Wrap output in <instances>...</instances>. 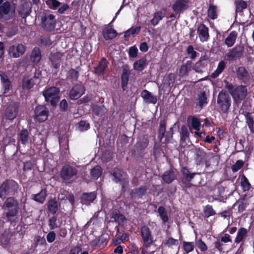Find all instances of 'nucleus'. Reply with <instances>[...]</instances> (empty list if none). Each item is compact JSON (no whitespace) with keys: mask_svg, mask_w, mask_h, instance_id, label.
Masks as SVG:
<instances>
[{"mask_svg":"<svg viewBox=\"0 0 254 254\" xmlns=\"http://www.w3.org/2000/svg\"><path fill=\"white\" fill-rule=\"evenodd\" d=\"M196 246L202 252H205L208 249V247L206 244L201 239L196 241Z\"/></svg>","mask_w":254,"mask_h":254,"instance_id":"obj_61","label":"nucleus"},{"mask_svg":"<svg viewBox=\"0 0 254 254\" xmlns=\"http://www.w3.org/2000/svg\"><path fill=\"white\" fill-rule=\"evenodd\" d=\"M109 64L108 61L105 58H102L97 66L94 68V73L97 75L103 74L108 67Z\"/></svg>","mask_w":254,"mask_h":254,"instance_id":"obj_26","label":"nucleus"},{"mask_svg":"<svg viewBox=\"0 0 254 254\" xmlns=\"http://www.w3.org/2000/svg\"><path fill=\"white\" fill-rule=\"evenodd\" d=\"M192 64V61L190 60L187 61L186 63L183 64L179 70L178 75L181 77H186L188 76L189 72L191 71L193 68Z\"/></svg>","mask_w":254,"mask_h":254,"instance_id":"obj_23","label":"nucleus"},{"mask_svg":"<svg viewBox=\"0 0 254 254\" xmlns=\"http://www.w3.org/2000/svg\"><path fill=\"white\" fill-rule=\"evenodd\" d=\"M195 248L194 243L193 242H183V248L187 254L192 252Z\"/></svg>","mask_w":254,"mask_h":254,"instance_id":"obj_51","label":"nucleus"},{"mask_svg":"<svg viewBox=\"0 0 254 254\" xmlns=\"http://www.w3.org/2000/svg\"><path fill=\"white\" fill-rule=\"evenodd\" d=\"M178 245V240L175 239L172 237L169 238L164 242V245L169 248L172 247L173 246H177Z\"/></svg>","mask_w":254,"mask_h":254,"instance_id":"obj_64","label":"nucleus"},{"mask_svg":"<svg viewBox=\"0 0 254 254\" xmlns=\"http://www.w3.org/2000/svg\"><path fill=\"white\" fill-rule=\"evenodd\" d=\"M217 104L222 111H228L231 105V100L228 94L225 91L222 90L219 93Z\"/></svg>","mask_w":254,"mask_h":254,"instance_id":"obj_12","label":"nucleus"},{"mask_svg":"<svg viewBox=\"0 0 254 254\" xmlns=\"http://www.w3.org/2000/svg\"><path fill=\"white\" fill-rule=\"evenodd\" d=\"M147 188L146 186H141L138 188L132 190L129 193L130 197L131 199L136 198H142V197L147 193Z\"/></svg>","mask_w":254,"mask_h":254,"instance_id":"obj_22","label":"nucleus"},{"mask_svg":"<svg viewBox=\"0 0 254 254\" xmlns=\"http://www.w3.org/2000/svg\"><path fill=\"white\" fill-rule=\"evenodd\" d=\"M40 44L41 46L47 47L52 45V42L48 36H42L40 38Z\"/></svg>","mask_w":254,"mask_h":254,"instance_id":"obj_63","label":"nucleus"},{"mask_svg":"<svg viewBox=\"0 0 254 254\" xmlns=\"http://www.w3.org/2000/svg\"><path fill=\"white\" fill-rule=\"evenodd\" d=\"M130 74V70L129 66L127 64L123 65V72L121 76V87L124 91H125L127 88Z\"/></svg>","mask_w":254,"mask_h":254,"instance_id":"obj_16","label":"nucleus"},{"mask_svg":"<svg viewBox=\"0 0 254 254\" xmlns=\"http://www.w3.org/2000/svg\"><path fill=\"white\" fill-rule=\"evenodd\" d=\"M12 233L9 230H5L0 235V243L3 247H6L10 243Z\"/></svg>","mask_w":254,"mask_h":254,"instance_id":"obj_30","label":"nucleus"},{"mask_svg":"<svg viewBox=\"0 0 254 254\" xmlns=\"http://www.w3.org/2000/svg\"><path fill=\"white\" fill-rule=\"evenodd\" d=\"M147 60L145 58H142L136 61L133 64V68L134 70L138 71H142L147 65Z\"/></svg>","mask_w":254,"mask_h":254,"instance_id":"obj_39","label":"nucleus"},{"mask_svg":"<svg viewBox=\"0 0 254 254\" xmlns=\"http://www.w3.org/2000/svg\"><path fill=\"white\" fill-rule=\"evenodd\" d=\"M79 76V73L74 68L70 69L67 73V79L71 82H75L77 80Z\"/></svg>","mask_w":254,"mask_h":254,"instance_id":"obj_46","label":"nucleus"},{"mask_svg":"<svg viewBox=\"0 0 254 254\" xmlns=\"http://www.w3.org/2000/svg\"><path fill=\"white\" fill-rule=\"evenodd\" d=\"M180 142L182 144H187V140L189 139L190 133L186 125H183L181 127Z\"/></svg>","mask_w":254,"mask_h":254,"instance_id":"obj_43","label":"nucleus"},{"mask_svg":"<svg viewBox=\"0 0 254 254\" xmlns=\"http://www.w3.org/2000/svg\"><path fill=\"white\" fill-rule=\"evenodd\" d=\"M33 79L31 78L27 80H24L22 83V87L23 89L30 90L33 87L35 83L33 82Z\"/></svg>","mask_w":254,"mask_h":254,"instance_id":"obj_59","label":"nucleus"},{"mask_svg":"<svg viewBox=\"0 0 254 254\" xmlns=\"http://www.w3.org/2000/svg\"><path fill=\"white\" fill-rule=\"evenodd\" d=\"M113 176L112 181L116 183H120L121 186V190L125 192L129 187V180L127 175L122 169L116 167L111 172Z\"/></svg>","mask_w":254,"mask_h":254,"instance_id":"obj_4","label":"nucleus"},{"mask_svg":"<svg viewBox=\"0 0 254 254\" xmlns=\"http://www.w3.org/2000/svg\"><path fill=\"white\" fill-rule=\"evenodd\" d=\"M19 188L18 183L12 179L5 180L0 186V198L4 199L7 196L17 193Z\"/></svg>","mask_w":254,"mask_h":254,"instance_id":"obj_2","label":"nucleus"},{"mask_svg":"<svg viewBox=\"0 0 254 254\" xmlns=\"http://www.w3.org/2000/svg\"><path fill=\"white\" fill-rule=\"evenodd\" d=\"M248 90L245 85H241L235 88L231 95L237 102H241L247 96Z\"/></svg>","mask_w":254,"mask_h":254,"instance_id":"obj_14","label":"nucleus"},{"mask_svg":"<svg viewBox=\"0 0 254 254\" xmlns=\"http://www.w3.org/2000/svg\"><path fill=\"white\" fill-rule=\"evenodd\" d=\"M181 173L182 177L180 179L179 184L183 190H185L193 186L191 181L197 173L190 172L187 166L181 168Z\"/></svg>","mask_w":254,"mask_h":254,"instance_id":"obj_5","label":"nucleus"},{"mask_svg":"<svg viewBox=\"0 0 254 254\" xmlns=\"http://www.w3.org/2000/svg\"><path fill=\"white\" fill-rule=\"evenodd\" d=\"M237 35V33L235 31L231 32L225 39V44H226L228 47H232L235 43Z\"/></svg>","mask_w":254,"mask_h":254,"instance_id":"obj_38","label":"nucleus"},{"mask_svg":"<svg viewBox=\"0 0 254 254\" xmlns=\"http://www.w3.org/2000/svg\"><path fill=\"white\" fill-rule=\"evenodd\" d=\"M2 207L7 221L11 223L15 222L19 210L18 201L14 197H8L6 198Z\"/></svg>","mask_w":254,"mask_h":254,"instance_id":"obj_1","label":"nucleus"},{"mask_svg":"<svg viewBox=\"0 0 254 254\" xmlns=\"http://www.w3.org/2000/svg\"><path fill=\"white\" fill-rule=\"evenodd\" d=\"M31 60L35 64L38 63L41 59V53L38 48H34L32 51L31 55Z\"/></svg>","mask_w":254,"mask_h":254,"instance_id":"obj_44","label":"nucleus"},{"mask_svg":"<svg viewBox=\"0 0 254 254\" xmlns=\"http://www.w3.org/2000/svg\"><path fill=\"white\" fill-rule=\"evenodd\" d=\"M234 4L236 13H238L240 14H242L244 10L246 9L249 6L248 2L244 0H235Z\"/></svg>","mask_w":254,"mask_h":254,"instance_id":"obj_33","label":"nucleus"},{"mask_svg":"<svg viewBox=\"0 0 254 254\" xmlns=\"http://www.w3.org/2000/svg\"><path fill=\"white\" fill-rule=\"evenodd\" d=\"M1 82L2 84V87L4 90V93H6L12 88V84L11 81L8 79L7 76L5 74L0 75Z\"/></svg>","mask_w":254,"mask_h":254,"instance_id":"obj_37","label":"nucleus"},{"mask_svg":"<svg viewBox=\"0 0 254 254\" xmlns=\"http://www.w3.org/2000/svg\"><path fill=\"white\" fill-rule=\"evenodd\" d=\"M47 5L52 9H56L61 3L57 0H48L45 1Z\"/></svg>","mask_w":254,"mask_h":254,"instance_id":"obj_55","label":"nucleus"},{"mask_svg":"<svg viewBox=\"0 0 254 254\" xmlns=\"http://www.w3.org/2000/svg\"><path fill=\"white\" fill-rule=\"evenodd\" d=\"M196 100L195 105L197 108L202 109L203 107L206 106L207 104V98L205 92L204 91L200 92Z\"/></svg>","mask_w":254,"mask_h":254,"instance_id":"obj_36","label":"nucleus"},{"mask_svg":"<svg viewBox=\"0 0 254 254\" xmlns=\"http://www.w3.org/2000/svg\"><path fill=\"white\" fill-rule=\"evenodd\" d=\"M246 119V123L251 133L254 132V112H242Z\"/></svg>","mask_w":254,"mask_h":254,"instance_id":"obj_34","label":"nucleus"},{"mask_svg":"<svg viewBox=\"0 0 254 254\" xmlns=\"http://www.w3.org/2000/svg\"><path fill=\"white\" fill-rule=\"evenodd\" d=\"M63 56V54L60 52L51 53L50 54L49 61L55 68L57 69L60 67Z\"/></svg>","mask_w":254,"mask_h":254,"instance_id":"obj_21","label":"nucleus"},{"mask_svg":"<svg viewBox=\"0 0 254 254\" xmlns=\"http://www.w3.org/2000/svg\"><path fill=\"white\" fill-rule=\"evenodd\" d=\"M47 196V194L46 190L42 189L39 193L32 194L31 199L37 202L43 204L45 201Z\"/></svg>","mask_w":254,"mask_h":254,"instance_id":"obj_32","label":"nucleus"},{"mask_svg":"<svg viewBox=\"0 0 254 254\" xmlns=\"http://www.w3.org/2000/svg\"><path fill=\"white\" fill-rule=\"evenodd\" d=\"M187 54L189 55L191 60L195 59L198 55V53L194 50V48L192 45H189L186 49Z\"/></svg>","mask_w":254,"mask_h":254,"instance_id":"obj_56","label":"nucleus"},{"mask_svg":"<svg viewBox=\"0 0 254 254\" xmlns=\"http://www.w3.org/2000/svg\"><path fill=\"white\" fill-rule=\"evenodd\" d=\"M197 34L201 42H206L209 39V28L204 23H201L198 25Z\"/></svg>","mask_w":254,"mask_h":254,"instance_id":"obj_17","label":"nucleus"},{"mask_svg":"<svg viewBox=\"0 0 254 254\" xmlns=\"http://www.w3.org/2000/svg\"><path fill=\"white\" fill-rule=\"evenodd\" d=\"M140 233L143 242V247L146 248L150 247L153 243V238L149 228L146 225L142 226Z\"/></svg>","mask_w":254,"mask_h":254,"instance_id":"obj_10","label":"nucleus"},{"mask_svg":"<svg viewBox=\"0 0 254 254\" xmlns=\"http://www.w3.org/2000/svg\"><path fill=\"white\" fill-rule=\"evenodd\" d=\"M85 88L81 83L75 84L69 91V96L71 100L79 98L85 93Z\"/></svg>","mask_w":254,"mask_h":254,"instance_id":"obj_15","label":"nucleus"},{"mask_svg":"<svg viewBox=\"0 0 254 254\" xmlns=\"http://www.w3.org/2000/svg\"><path fill=\"white\" fill-rule=\"evenodd\" d=\"M102 168L99 166L96 165L93 167L90 171V175L93 179H98L102 175Z\"/></svg>","mask_w":254,"mask_h":254,"instance_id":"obj_49","label":"nucleus"},{"mask_svg":"<svg viewBox=\"0 0 254 254\" xmlns=\"http://www.w3.org/2000/svg\"><path fill=\"white\" fill-rule=\"evenodd\" d=\"M95 191L90 192H84L80 197L81 202L84 204H88L93 202L96 198Z\"/></svg>","mask_w":254,"mask_h":254,"instance_id":"obj_27","label":"nucleus"},{"mask_svg":"<svg viewBox=\"0 0 254 254\" xmlns=\"http://www.w3.org/2000/svg\"><path fill=\"white\" fill-rule=\"evenodd\" d=\"M12 22L15 24V25L12 26L11 27H8L7 31V36L11 37L17 33L18 31L17 23L18 20L13 19Z\"/></svg>","mask_w":254,"mask_h":254,"instance_id":"obj_54","label":"nucleus"},{"mask_svg":"<svg viewBox=\"0 0 254 254\" xmlns=\"http://www.w3.org/2000/svg\"><path fill=\"white\" fill-rule=\"evenodd\" d=\"M208 64V58L205 56H202L199 60L195 64L192 69L197 73H202L203 69L205 68Z\"/></svg>","mask_w":254,"mask_h":254,"instance_id":"obj_24","label":"nucleus"},{"mask_svg":"<svg viewBox=\"0 0 254 254\" xmlns=\"http://www.w3.org/2000/svg\"><path fill=\"white\" fill-rule=\"evenodd\" d=\"M244 165V162L242 160H238L236 163L232 165L231 169L233 172L235 173L241 169Z\"/></svg>","mask_w":254,"mask_h":254,"instance_id":"obj_60","label":"nucleus"},{"mask_svg":"<svg viewBox=\"0 0 254 254\" xmlns=\"http://www.w3.org/2000/svg\"><path fill=\"white\" fill-rule=\"evenodd\" d=\"M149 140L147 137L143 136L136 144V148L138 151L142 152L148 146Z\"/></svg>","mask_w":254,"mask_h":254,"instance_id":"obj_41","label":"nucleus"},{"mask_svg":"<svg viewBox=\"0 0 254 254\" xmlns=\"http://www.w3.org/2000/svg\"><path fill=\"white\" fill-rule=\"evenodd\" d=\"M141 96L147 103L155 104L157 102V98L153 95L151 92L147 90H143L141 93Z\"/></svg>","mask_w":254,"mask_h":254,"instance_id":"obj_31","label":"nucleus"},{"mask_svg":"<svg viewBox=\"0 0 254 254\" xmlns=\"http://www.w3.org/2000/svg\"><path fill=\"white\" fill-rule=\"evenodd\" d=\"M48 211L53 215H55L58 210V201L56 198H53L48 200L47 202Z\"/></svg>","mask_w":254,"mask_h":254,"instance_id":"obj_35","label":"nucleus"},{"mask_svg":"<svg viewBox=\"0 0 254 254\" xmlns=\"http://www.w3.org/2000/svg\"><path fill=\"white\" fill-rule=\"evenodd\" d=\"M241 186L244 192L249 191L252 187L251 184L244 174L241 177Z\"/></svg>","mask_w":254,"mask_h":254,"instance_id":"obj_47","label":"nucleus"},{"mask_svg":"<svg viewBox=\"0 0 254 254\" xmlns=\"http://www.w3.org/2000/svg\"><path fill=\"white\" fill-rule=\"evenodd\" d=\"M56 24L55 16L52 14H46L42 19V26L44 30L53 31Z\"/></svg>","mask_w":254,"mask_h":254,"instance_id":"obj_11","label":"nucleus"},{"mask_svg":"<svg viewBox=\"0 0 254 254\" xmlns=\"http://www.w3.org/2000/svg\"><path fill=\"white\" fill-rule=\"evenodd\" d=\"M226 67V64L224 61H221L217 65L216 69L211 73L210 76L212 78L217 77Z\"/></svg>","mask_w":254,"mask_h":254,"instance_id":"obj_42","label":"nucleus"},{"mask_svg":"<svg viewBox=\"0 0 254 254\" xmlns=\"http://www.w3.org/2000/svg\"><path fill=\"white\" fill-rule=\"evenodd\" d=\"M102 34L106 40H110L114 39L118 35L116 30L110 26H105L102 31Z\"/></svg>","mask_w":254,"mask_h":254,"instance_id":"obj_25","label":"nucleus"},{"mask_svg":"<svg viewBox=\"0 0 254 254\" xmlns=\"http://www.w3.org/2000/svg\"><path fill=\"white\" fill-rule=\"evenodd\" d=\"M189 2V0H176L172 5V10L174 12H178L181 14L188 8Z\"/></svg>","mask_w":254,"mask_h":254,"instance_id":"obj_20","label":"nucleus"},{"mask_svg":"<svg viewBox=\"0 0 254 254\" xmlns=\"http://www.w3.org/2000/svg\"><path fill=\"white\" fill-rule=\"evenodd\" d=\"M15 16V6L9 1H5L0 5V19L9 20Z\"/></svg>","mask_w":254,"mask_h":254,"instance_id":"obj_6","label":"nucleus"},{"mask_svg":"<svg viewBox=\"0 0 254 254\" xmlns=\"http://www.w3.org/2000/svg\"><path fill=\"white\" fill-rule=\"evenodd\" d=\"M19 138L22 144H26L28 142L29 133L27 129H22L19 134Z\"/></svg>","mask_w":254,"mask_h":254,"instance_id":"obj_50","label":"nucleus"},{"mask_svg":"<svg viewBox=\"0 0 254 254\" xmlns=\"http://www.w3.org/2000/svg\"><path fill=\"white\" fill-rule=\"evenodd\" d=\"M111 221L118 223L119 225L126 220V218L119 210L117 209H113L110 214Z\"/></svg>","mask_w":254,"mask_h":254,"instance_id":"obj_19","label":"nucleus"},{"mask_svg":"<svg viewBox=\"0 0 254 254\" xmlns=\"http://www.w3.org/2000/svg\"><path fill=\"white\" fill-rule=\"evenodd\" d=\"M141 30L140 26H136L135 27H131L125 31L124 37L125 38H128L131 35L138 34Z\"/></svg>","mask_w":254,"mask_h":254,"instance_id":"obj_53","label":"nucleus"},{"mask_svg":"<svg viewBox=\"0 0 254 254\" xmlns=\"http://www.w3.org/2000/svg\"><path fill=\"white\" fill-rule=\"evenodd\" d=\"M158 138L161 140L164 136L166 133V124L165 122H161L159 125Z\"/></svg>","mask_w":254,"mask_h":254,"instance_id":"obj_58","label":"nucleus"},{"mask_svg":"<svg viewBox=\"0 0 254 254\" xmlns=\"http://www.w3.org/2000/svg\"><path fill=\"white\" fill-rule=\"evenodd\" d=\"M36 113L34 117V119L42 123L46 121L48 117L49 112H35Z\"/></svg>","mask_w":254,"mask_h":254,"instance_id":"obj_52","label":"nucleus"},{"mask_svg":"<svg viewBox=\"0 0 254 254\" xmlns=\"http://www.w3.org/2000/svg\"><path fill=\"white\" fill-rule=\"evenodd\" d=\"M60 89L56 86H47L42 91V94L47 103H50L53 107H56L59 102Z\"/></svg>","mask_w":254,"mask_h":254,"instance_id":"obj_3","label":"nucleus"},{"mask_svg":"<svg viewBox=\"0 0 254 254\" xmlns=\"http://www.w3.org/2000/svg\"><path fill=\"white\" fill-rule=\"evenodd\" d=\"M162 180L166 184H169L177 179V174L174 168H171L166 171L161 176Z\"/></svg>","mask_w":254,"mask_h":254,"instance_id":"obj_18","label":"nucleus"},{"mask_svg":"<svg viewBox=\"0 0 254 254\" xmlns=\"http://www.w3.org/2000/svg\"><path fill=\"white\" fill-rule=\"evenodd\" d=\"M26 51V47L22 44H16L9 47V56L13 58H17L23 55Z\"/></svg>","mask_w":254,"mask_h":254,"instance_id":"obj_13","label":"nucleus"},{"mask_svg":"<svg viewBox=\"0 0 254 254\" xmlns=\"http://www.w3.org/2000/svg\"><path fill=\"white\" fill-rule=\"evenodd\" d=\"M235 73L237 79L241 83L247 84L250 82L251 79V75L245 66H240L237 67Z\"/></svg>","mask_w":254,"mask_h":254,"instance_id":"obj_9","label":"nucleus"},{"mask_svg":"<svg viewBox=\"0 0 254 254\" xmlns=\"http://www.w3.org/2000/svg\"><path fill=\"white\" fill-rule=\"evenodd\" d=\"M157 212L163 223H166L169 220L167 212L165 208L163 206L158 207Z\"/></svg>","mask_w":254,"mask_h":254,"instance_id":"obj_48","label":"nucleus"},{"mask_svg":"<svg viewBox=\"0 0 254 254\" xmlns=\"http://www.w3.org/2000/svg\"><path fill=\"white\" fill-rule=\"evenodd\" d=\"M208 17L210 19L214 20L218 17L217 6L213 4H210L207 11Z\"/></svg>","mask_w":254,"mask_h":254,"instance_id":"obj_40","label":"nucleus"},{"mask_svg":"<svg viewBox=\"0 0 254 254\" xmlns=\"http://www.w3.org/2000/svg\"><path fill=\"white\" fill-rule=\"evenodd\" d=\"M78 170L69 164L64 165L60 171V176L63 181L72 182L76 177Z\"/></svg>","mask_w":254,"mask_h":254,"instance_id":"obj_7","label":"nucleus"},{"mask_svg":"<svg viewBox=\"0 0 254 254\" xmlns=\"http://www.w3.org/2000/svg\"><path fill=\"white\" fill-rule=\"evenodd\" d=\"M203 212L205 217L206 218L214 215L216 214L215 211L212 208V206L210 205H207L205 206Z\"/></svg>","mask_w":254,"mask_h":254,"instance_id":"obj_57","label":"nucleus"},{"mask_svg":"<svg viewBox=\"0 0 254 254\" xmlns=\"http://www.w3.org/2000/svg\"><path fill=\"white\" fill-rule=\"evenodd\" d=\"M166 10L167 8H165L162 9V10H159L154 13L153 17L150 21L152 26H155L157 25L159 21L165 16Z\"/></svg>","mask_w":254,"mask_h":254,"instance_id":"obj_28","label":"nucleus"},{"mask_svg":"<svg viewBox=\"0 0 254 254\" xmlns=\"http://www.w3.org/2000/svg\"><path fill=\"white\" fill-rule=\"evenodd\" d=\"M248 234V230L244 227H241L239 229L236 237L235 239V242L237 244L240 243L243 241L244 238Z\"/></svg>","mask_w":254,"mask_h":254,"instance_id":"obj_45","label":"nucleus"},{"mask_svg":"<svg viewBox=\"0 0 254 254\" xmlns=\"http://www.w3.org/2000/svg\"><path fill=\"white\" fill-rule=\"evenodd\" d=\"M195 160L196 162V164L197 165H200L205 162L206 157V153L200 147L195 148Z\"/></svg>","mask_w":254,"mask_h":254,"instance_id":"obj_29","label":"nucleus"},{"mask_svg":"<svg viewBox=\"0 0 254 254\" xmlns=\"http://www.w3.org/2000/svg\"><path fill=\"white\" fill-rule=\"evenodd\" d=\"M201 124L198 119L196 117H192L191 120V127L196 131H199L200 129Z\"/></svg>","mask_w":254,"mask_h":254,"instance_id":"obj_62","label":"nucleus"},{"mask_svg":"<svg viewBox=\"0 0 254 254\" xmlns=\"http://www.w3.org/2000/svg\"><path fill=\"white\" fill-rule=\"evenodd\" d=\"M245 50L243 44H236L234 47L230 49L226 54V57L229 61H235L241 59L244 55Z\"/></svg>","mask_w":254,"mask_h":254,"instance_id":"obj_8","label":"nucleus"}]
</instances>
